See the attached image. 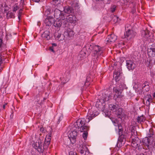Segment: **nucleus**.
I'll return each instance as SVG.
<instances>
[{"label":"nucleus","instance_id":"obj_63","mask_svg":"<svg viewBox=\"0 0 155 155\" xmlns=\"http://www.w3.org/2000/svg\"><path fill=\"white\" fill-rule=\"evenodd\" d=\"M139 98H140V97H139V96H137V97L135 98V100H136V101H138V100H139Z\"/></svg>","mask_w":155,"mask_h":155},{"label":"nucleus","instance_id":"obj_20","mask_svg":"<svg viewBox=\"0 0 155 155\" xmlns=\"http://www.w3.org/2000/svg\"><path fill=\"white\" fill-rule=\"evenodd\" d=\"M116 114L118 118L120 119L122 118L124 115V110L122 108L118 109L116 113Z\"/></svg>","mask_w":155,"mask_h":155},{"label":"nucleus","instance_id":"obj_44","mask_svg":"<svg viewBox=\"0 0 155 155\" xmlns=\"http://www.w3.org/2000/svg\"><path fill=\"white\" fill-rule=\"evenodd\" d=\"M149 49H150L154 51H155V43L151 45L149 48H148Z\"/></svg>","mask_w":155,"mask_h":155},{"label":"nucleus","instance_id":"obj_28","mask_svg":"<svg viewBox=\"0 0 155 155\" xmlns=\"http://www.w3.org/2000/svg\"><path fill=\"white\" fill-rule=\"evenodd\" d=\"M15 14L11 11H8L6 14V18L7 19L14 18H15Z\"/></svg>","mask_w":155,"mask_h":155},{"label":"nucleus","instance_id":"obj_46","mask_svg":"<svg viewBox=\"0 0 155 155\" xmlns=\"http://www.w3.org/2000/svg\"><path fill=\"white\" fill-rule=\"evenodd\" d=\"M50 13V11L49 9H47L46 11H45L44 15L47 16L48 15H49Z\"/></svg>","mask_w":155,"mask_h":155},{"label":"nucleus","instance_id":"obj_30","mask_svg":"<svg viewBox=\"0 0 155 155\" xmlns=\"http://www.w3.org/2000/svg\"><path fill=\"white\" fill-rule=\"evenodd\" d=\"M137 121L138 123H141L142 122H143L145 120V118L142 115L140 116H138L137 118Z\"/></svg>","mask_w":155,"mask_h":155},{"label":"nucleus","instance_id":"obj_1","mask_svg":"<svg viewBox=\"0 0 155 155\" xmlns=\"http://www.w3.org/2000/svg\"><path fill=\"white\" fill-rule=\"evenodd\" d=\"M54 17L57 19L54 21L53 25L55 27H60L62 23L61 20H64L65 19L66 16L63 11H61L58 9H55L54 11Z\"/></svg>","mask_w":155,"mask_h":155},{"label":"nucleus","instance_id":"obj_39","mask_svg":"<svg viewBox=\"0 0 155 155\" xmlns=\"http://www.w3.org/2000/svg\"><path fill=\"white\" fill-rule=\"evenodd\" d=\"M85 149H87V148L85 146L83 147V145H82V147L80 148V152L81 154H83L84 153V152L85 150Z\"/></svg>","mask_w":155,"mask_h":155},{"label":"nucleus","instance_id":"obj_38","mask_svg":"<svg viewBox=\"0 0 155 155\" xmlns=\"http://www.w3.org/2000/svg\"><path fill=\"white\" fill-rule=\"evenodd\" d=\"M126 136L124 135H121L119 136L118 139V140L120 142L122 143L123 141V140L125 138Z\"/></svg>","mask_w":155,"mask_h":155},{"label":"nucleus","instance_id":"obj_55","mask_svg":"<svg viewBox=\"0 0 155 155\" xmlns=\"http://www.w3.org/2000/svg\"><path fill=\"white\" fill-rule=\"evenodd\" d=\"M33 1L34 2H39L42 1V0H31L30 1Z\"/></svg>","mask_w":155,"mask_h":155},{"label":"nucleus","instance_id":"obj_13","mask_svg":"<svg viewBox=\"0 0 155 155\" xmlns=\"http://www.w3.org/2000/svg\"><path fill=\"white\" fill-rule=\"evenodd\" d=\"M65 15L66 16L65 19H67L68 22L74 24L76 23L77 18L74 14L67 15L65 14Z\"/></svg>","mask_w":155,"mask_h":155},{"label":"nucleus","instance_id":"obj_61","mask_svg":"<svg viewBox=\"0 0 155 155\" xmlns=\"http://www.w3.org/2000/svg\"><path fill=\"white\" fill-rule=\"evenodd\" d=\"M48 137H50L51 138V134H48V135H47Z\"/></svg>","mask_w":155,"mask_h":155},{"label":"nucleus","instance_id":"obj_40","mask_svg":"<svg viewBox=\"0 0 155 155\" xmlns=\"http://www.w3.org/2000/svg\"><path fill=\"white\" fill-rule=\"evenodd\" d=\"M13 9H12V11L13 12H15L16 11H17L20 8L18 5V4L17 3L15 4L13 7Z\"/></svg>","mask_w":155,"mask_h":155},{"label":"nucleus","instance_id":"obj_8","mask_svg":"<svg viewBox=\"0 0 155 155\" xmlns=\"http://www.w3.org/2000/svg\"><path fill=\"white\" fill-rule=\"evenodd\" d=\"M131 138L132 139V146L135 148L138 147L140 146V144L141 143V140L137 137H134L132 136V138Z\"/></svg>","mask_w":155,"mask_h":155},{"label":"nucleus","instance_id":"obj_22","mask_svg":"<svg viewBox=\"0 0 155 155\" xmlns=\"http://www.w3.org/2000/svg\"><path fill=\"white\" fill-rule=\"evenodd\" d=\"M93 81L92 79L91 78L90 75H88L86 78V81L84 83V85L88 87L91 84V83Z\"/></svg>","mask_w":155,"mask_h":155},{"label":"nucleus","instance_id":"obj_45","mask_svg":"<svg viewBox=\"0 0 155 155\" xmlns=\"http://www.w3.org/2000/svg\"><path fill=\"white\" fill-rule=\"evenodd\" d=\"M1 8L2 9V10H3V8H4V7H7V5L5 3H3L1 5Z\"/></svg>","mask_w":155,"mask_h":155},{"label":"nucleus","instance_id":"obj_27","mask_svg":"<svg viewBox=\"0 0 155 155\" xmlns=\"http://www.w3.org/2000/svg\"><path fill=\"white\" fill-rule=\"evenodd\" d=\"M54 36L56 37V39L59 41H62L64 39V35L60 33H58V35L57 34H55Z\"/></svg>","mask_w":155,"mask_h":155},{"label":"nucleus","instance_id":"obj_23","mask_svg":"<svg viewBox=\"0 0 155 155\" xmlns=\"http://www.w3.org/2000/svg\"><path fill=\"white\" fill-rule=\"evenodd\" d=\"M143 91L145 92H147L149 90L150 86L147 82H144L142 86Z\"/></svg>","mask_w":155,"mask_h":155},{"label":"nucleus","instance_id":"obj_58","mask_svg":"<svg viewBox=\"0 0 155 155\" xmlns=\"http://www.w3.org/2000/svg\"><path fill=\"white\" fill-rule=\"evenodd\" d=\"M8 103H6L5 104H4L2 106V108L3 109H5V106L6 105H7Z\"/></svg>","mask_w":155,"mask_h":155},{"label":"nucleus","instance_id":"obj_31","mask_svg":"<svg viewBox=\"0 0 155 155\" xmlns=\"http://www.w3.org/2000/svg\"><path fill=\"white\" fill-rule=\"evenodd\" d=\"M109 109L113 111H116L117 109V107L116 105L113 104H110L109 105Z\"/></svg>","mask_w":155,"mask_h":155},{"label":"nucleus","instance_id":"obj_60","mask_svg":"<svg viewBox=\"0 0 155 155\" xmlns=\"http://www.w3.org/2000/svg\"><path fill=\"white\" fill-rule=\"evenodd\" d=\"M52 47H53V48L54 47L57 46V44L55 43H53L52 44Z\"/></svg>","mask_w":155,"mask_h":155},{"label":"nucleus","instance_id":"obj_64","mask_svg":"<svg viewBox=\"0 0 155 155\" xmlns=\"http://www.w3.org/2000/svg\"><path fill=\"white\" fill-rule=\"evenodd\" d=\"M118 132H119V136L120 135H123L122 134L123 132H120L118 131Z\"/></svg>","mask_w":155,"mask_h":155},{"label":"nucleus","instance_id":"obj_21","mask_svg":"<svg viewBox=\"0 0 155 155\" xmlns=\"http://www.w3.org/2000/svg\"><path fill=\"white\" fill-rule=\"evenodd\" d=\"M102 99L105 101V102L109 101L112 98V94L111 93L109 94L108 95L106 94H103L102 96Z\"/></svg>","mask_w":155,"mask_h":155},{"label":"nucleus","instance_id":"obj_42","mask_svg":"<svg viewBox=\"0 0 155 155\" xmlns=\"http://www.w3.org/2000/svg\"><path fill=\"white\" fill-rule=\"evenodd\" d=\"M144 37H145V38H148L149 37V31L147 29H146L145 31H144Z\"/></svg>","mask_w":155,"mask_h":155},{"label":"nucleus","instance_id":"obj_57","mask_svg":"<svg viewBox=\"0 0 155 155\" xmlns=\"http://www.w3.org/2000/svg\"><path fill=\"white\" fill-rule=\"evenodd\" d=\"M111 0H107V1L106 2V4H110Z\"/></svg>","mask_w":155,"mask_h":155},{"label":"nucleus","instance_id":"obj_34","mask_svg":"<svg viewBox=\"0 0 155 155\" xmlns=\"http://www.w3.org/2000/svg\"><path fill=\"white\" fill-rule=\"evenodd\" d=\"M61 0H52L51 3L55 6H57L61 3Z\"/></svg>","mask_w":155,"mask_h":155},{"label":"nucleus","instance_id":"obj_19","mask_svg":"<svg viewBox=\"0 0 155 155\" xmlns=\"http://www.w3.org/2000/svg\"><path fill=\"white\" fill-rule=\"evenodd\" d=\"M124 96L122 94H118L114 96V99L115 100L116 103L118 104H120L123 99Z\"/></svg>","mask_w":155,"mask_h":155},{"label":"nucleus","instance_id":"obj_5","mask_svg":"<svg viewBox=\"0 0 155 155\" xmlns=\"http://www.w3.org/2000/svg\"><path fill=\"white\" fill-rule=\"evenodd\" d=\"M94 56H97V58H98L100 56L102 55L104 48L99 45H95L94 47Z\"/></svg>","mask_w":155,"mask_h":155},{"label":"nucleus","instance_id":"obj_12","mask_svg":"<svg viewBox=\"0 0 155 155\" xmlns=\"http://www.w3.org/2000/svg\"><path fill=\"white\" fill-rule=\"evenodd\" d=\"M124 35L125 38L130 39L134 38L135 33L133 30L129 29L124 33Z\"/></svg>","mask_w":155,"mask_h":155},{"label":"nucleus","instance_id":"obj_25","mask_svg":"<svg viewBox=\"0 0 155 155\" xmlns=\"http://www.w3.org/2000/svg\"><path fill=\"white\" fill-rule=\"evenodd\" d=\"M42 37L44 39L48 40L50 38L49 32L48 31H45L42 35Z\"/></svg>","mask_w":155,"mask_h":155},{"label":"nucleus","instance_id":"obj_4","mask_svg":"<svg viewBox=\"0 0 155 155\" xmlns=\"http://www.w3.org/2000/svg\"><path fill=\"white\" fill-rule=\"evenodd\" d=\"M32 146L33 148L37 150L39 153H43L44 150L46 149L45 146L43 145L41 141L33 144Z\"/></svg>","mask_w":155,"mask_h":155},{"label":"nucleus","instance_id":"obj_47","mask_svg":"<svg viewBox=\"0 0 155 155\" xmlns=\"http://www.w3.org/2000/svg\"><path fill=\"white\" fill-rule=\"evenodd\" d=\"M4 61V58L3 56L2 55L0 56V66L1 64H2L3 61Z\"/></svg>","mask_w":155,"mask_h":155},{"label":"nucleus","instance_id":"obj_10","mask_svg":"<svg viewBox=\"0 0 155 155\" xmlns=\"http://www.w3.org/2000/svg\"><path fill=\"white\" fill-rule=\"evenodd\" d=\"M117 39V36L114 34L108 35L106 38V44L108 45L111 44L115 42Z\"/></svg>","mask_w":155,"mask_h":155},{"label":"nucleus","instance_id":"obj_53","mask_svg":"<svg viewBox=\"0 0 155 155\" xmlns=\"http://www.w3.org/2000/svg\"><path fill=\"white\" fill-rule=\"evenodd\" d=\"M49 50L54 53H55V51L54 50V48L53 47H50L49 48Z\"/></svg>","mask_w":155,"mask_h":155},{"label":"nucleus","instance_id":"obj_41","mask_svg":"<svg viewBox=\"0 0 155 155\" xmlns=\"http://www.w3.org/2000/svg\"><path fill=\"white\" fill-rule=\"evenodd\" d=\"M26 4L25 3L20 2V8H21L25 9V10H27V8L26 6Z\"/></svg>","mask_w":155,"mask_h":155},{"label":"nucleus","instance_id":"obj_16","mask_svg":"<svg viewBox=\"0 0 155 155\" xmlns=\"http://www.w3.org/2000/svg\"><path fill=\"white\" fill-rule=\"evenodd\" d=\"M64 11H63L64 13H66V15L69 14H73L74 12V10L73 8L71 6H66L64 8Z\"/></svg>","mask_w":155,"mask_h":155},{"label":"nucleus","instance_id":"obj_43","mask_svg":"<svg viewBox=\"0 0 155 155\" xmlns=\"http://www.w3.org/2000/svg\"><path fill=\"white\" fill-rule=\"evenodd\" d=\"M116 5H112L110 8V11L112 12H114L116 10Z\"/></svg>","mask_w":155,"mask_h":155},{"label":"nucleus","instance_id":"obj_59","mask_svg":"<svg viewBox=\"0 0 155 155\" xmlns=\"http://www.w3.org/2000/svg\"><path fill=\"white\" fill-rule=\"evenodd\" d=\"M8 8V7L7 8H5L4 7L3 8V10L4 11V12L5 13V12H6V11L8 10L7 9V8Z\"/></svg>","mask_w":155,"mask_h":155},{"label":"nucleus","instance_id":"obj_51","mask_svg":"<svg viewBox=\"0 0 155 155\" xmlns=\"http://www.w3.org/2000/svg\"><path fill=\"white\" fill-rule=\"evenodd\" d=\"M116 146L118 147H121V143L118 140Z\"/></svg>","mask_w":155,"mask_h":155},{"label":"nucleus","instance_id":"obj_32","mask_svg":"<svg viewBox=\"0 0 155 155\" xmlns=\"http://www.w3.org/2000/svg\"><path fill=\"white\" fill-rule=\"evenodd\" d=\"M131 133V138H132V136L134 137H137V132H135V130L134 128L133 127L130 131Z\"/></svg>","mask_w":155,"mask_h":155},{"label":"nucleus","instance_id":"obj_9","mask_svg":"<svg viewBox=\"0 0 155 155\" xmlns=\"http://www.w3.org/2000/svg\"><path fill=\"white\" fill-rule=\"evenodd\" d=\"M99 114V112L95 110H89L86 118V119H88V122H89L90 120L95 117L98 115Z\"/></svg>","mask_w":155,"mask_h":155},{"label":"nucleus","instance_id":"obj_17","mask_svg":"<svg viewBox=\"0 0 155 155\" xmlns=\"http://www.w3.org/2000/svg\"><path fill=\"white\" fill-rule=\"evenodd\" d=\"M54 19L52 16H48L45 21V22L47 26H50L53 23Z\"/></svg>","mask_w":155,"mask_h":155},{"label":"nucleus","instance_id":"obj_3","mask_svg":"<svg viewBox=\"0 0 155 155\" xmlns=\"http://www.w3.org/2000/svg\"><path fill=\"white\" fill-rule=\"evenodd\" d=\"M79 131V130L74 128V127H73L72 130H71V132L70 133L69 136V139L72 144H74L75 143L78 133Z\"/></svg>","mask_w":155,"mask_h":155},{"label":"nucleus","instance_id":"obj_49","mask_svg":"<svg viewBox=\"0 0 155 155\" xmlns=\"http://www.w3.org/2000/svg\"><path fill=\"white\" fill-rule=\"evenodd\" d=\"M69 155H78L76 153L71 151L69 153Z\"/></svg>","mask_w":155,"mask_h":155},{"label":"nucleus","instance_id":"obj_50","mask_svg":"<svg viewBox=\"0 0 155 155\" xmlns=\"http://www.w3.org/2000/svg\"><path fill=\"white\" fill-rule=\"evenodd\" d=\"M23 9H24L20 8L18 12V15H21Z\"/></svg>","mask_w":155,"mask_h":155},{"label":"nucleus","instance_id":"obj_48","mask_svg":"<svg viewBox=\"0 0 155 155\" xmlns=\"http://www.w3.org/2000/svg\"><path fill=\"white\" fill-rule=\"evenodd\" d=\"M118 128L119 129V132H121L123 131V129L122 128V127L120 124H118Z\"/></svg>","mask_w":155,"mask_h":155},{"label":"nucleus","instance_id":"obj_35","mask_svg":"<svg viewBox=\"0 0 155 155\" xmlns=\"http://www.w3.org/2000/svg\"><path fill=\"white\" fill-rule=\"evenodd\" d=\"M89 129H87V130H84L83 132H84V133L83 134V137L84 140H85L87 139V135H88V132L87 131L89 130Z\"/></svg>","mask_w":155,"mask_h":155},{"label":"nucleus","instance_id":"obj_24","mask_svg":"<svg viewBox=\"0 0 155 155\" xmlns=\"http://www.w3.org/2000/svg\"><path fill=\"white\" fill-rule=\"evenodd\" d=\"M65 35L69 37L73 36L74 33V31L70 28H68L65 32Z\"/></svg>","mask_w":155,"mask_h":155},{"label":"nucleus","instance_id":"obj_2","mask_svg":"<svg viewBox=\"0 0 155 155\" xmlns=\"http://www.w3.org/2000/svg\"><path fill=\"white\" fill-rule=\"evenodd\" d=\"M87 123L88 121L87 122L84 118H80L74 123L73 127L78 130L80 129L81 132H83L84 130L89 129V126L87 125Z\"/></svg>","mask_w":155,"mask_h":155},{"label":"nucleus","instance_id":"obj_14","mask_svg":"<svg viewBox=\"0 0 155 155\" xmlns=\"http://www.w3.org/2000/svg\"><path fill=\"white\" fill-rule=\"evenodd\" d=\"M126 65L129 70H133L135 68V64L133 61L131 60L126 61Z\"/></svg>","mask_w":155,"mask_h":155},{"label":"nucleus","instance_id":"obj_7","mask_svg":"<svg viewBox=\"0 0 155 155\" xmlns=\"http://www.w3.org/2000/svg\"><path fill=\"white\" fill-rule=\"evenodd\" d=\"M153 102L152 97L150 94H147L144 97L143 102L149 108L150 103Z\"/></svg>","mask_w":155,"mask_h":155},{"label":"nucleus","instance_id":"obj_11","mask_svg":"<svg viewBox=\"0 0 155 155\" xmlns=\"http://www.w3.org/2000/svg\"><path fill=\"white\" fill-rule=\"evenodd\" d=\"M123 89V87L122 84L120 85L119 87L117 86L114 87L113 89V92L114 94V96L122 94Z\"/></svg>","mask_w":155,"mask_h":155},{"label":"nucleus","instance_id":"obj_37","mask_svg":"<svg viewBox=\"0 0 155 155\" xmlns=\"http://www.w3.org/2000/svg\"><path fill=\"white\" fill-rule=\"evenodd\" d=\"M112 18L111 21L113 22L114 23H117L118 17L114 15Z\"/></svg>","mask_w":155,"mask_h":155},{"label":"nucleus","instance_id":"obj_54","mask_svg":"<svg viewBox=\"0 0 155 155\" xmlns=\"http://www.w3.org/2000/svg\"><path fill=\"white\" fill-rule=\"evenodd\" d=\"M136 12V9L135 8H133L131 10V12L134 14Z\"/></svg>","mask_w":155,"mask_h":155},{"label":"nucleus","instance_id":"obj_33","mask_svg":"<svg viewBox=\"0 0 155 155\" xmlns=\"http://www.w3.org/2000/svg\"><path fill=\"white\" fill-rule=\"evenodd\" d=\"M85 55L86 54L83 51H81L79 53V56L80 58V59L81 60L85 58Z\"/></svg>","mask_w":155,"mask_h":155},{"label":"nucleus","instance_id":"obj_62","mask_svg":"<svg viewBox=\"0 0 155 155\" xmlns=\"http://www.w3.org/2000/svg\"><path fill=\"white\" fill-rule=\"evenodd\" d=\"M21 15H18V17L19 20H21Z\"/></svg>","mask_w":155,"mask_h":155},{"label":"nucleus","instance_id":"obj_15","mask_svg":"<svg viewBox=\"0 0 155 155\" xmlns=\"http://www.w3.org/2000/svg\"><path fill=\"white\" fill-rule=\"evenodd\" d=\"M150 140L148 137H146L143 139L142 142L143 145V148L145 150L149 149Z\"/></svg>","mask_w":155,"mask_h":155},{"label":"nucleus","instance_id":"obj_26","mask_svg":"<svg viewBox=\"0 0 155 155\" xmlns=\"http://www.w3.org/2000/svg\"><path fill=\"white\" fill-rule=\"evenodd\" d=\"M51 140V138L50 137H48L47 136H46L45 139L44 143V144H43V145H44L45 146L46 148H47L49 145Z\"/></svg>","mask_w":155,"mask_h":155},{"label":"nucleus","instance_id":"obj_29","mask_svg":"<svg viewBox=\"0 0 155 155\" xmlns=\"http://www.w3.org/2000/svg\"><path fill=\"white\" fill-rule=\"evenodd\" d=\"M147 53L150 57H154L155 56V51L148 49Z\"/></svg>","mask_w":155,"mask_h":155},{"label":"nucleus","instance_id":"obj_52","mask_svg":"<svg viewBox=\"0 0 155 155\" xmlns=\"http://www.w3.org/2000/svg\"><path fill=\"white\" fill-rule=\"evenodd\" d=\"M40 130L41 132L42 133H45V129L43 127H41L40 128Z\"/></svg>","mask_w":155,"mask_h":155},{"label":"nucleus","instance_id":"obj_56","mask_svg":"<svg viewBox=\"0 0 155 155\" xmlns=\"http://www.w3.org/2000/svg\"><path fill=\"white\" fill-rule=\"evenodd\" d=\"M3 43V40H2L0 38V48L1 47L2 44Z\"/></svg>","mask_w":155,"mask_h":155},{"label":"nucleus","instance_id":"obj_36","mask_svg":"<svg viewBox=\"0 0 155 155\" xmlns=\"http://www.w3.org/2000/svg\"><path fill=\"white\" fill-rule=\"evenodd\" d=\"M153 135V130L152 128H151L149 130V133L148 134V137H152Z\"/></svg>","mask_w":155,"mask_h":155},{"label":"nucleus","instance_id":"obj_18","mask_svg":"<svg viewBox=\"0 0 155 155\" xmlns=\"http://www.w3.org/2000/svg\"><path fill=\"white\" fill-rule=\"evenodd\" d=\"M121 71L120 70L115 71L114 73V77L116 82H118L121 77Z\"/></svg>","mask_w":155,"mask_h":155},{"label":"nucleus","instance_id":"obj_6","mask_svg":"<svg viewBox=\"0 0 155 155\" xmlns=\"http://www.w3.org/2000/svg\"><path fill=\"white\" fill-rule=\"evenodd\" d=\"M105 101L102 97L101 100H98L96 103V106L98 109L104 112L105 110Z\"/></svg>","mask_w":155,"mask_h":155}]
</instances>
